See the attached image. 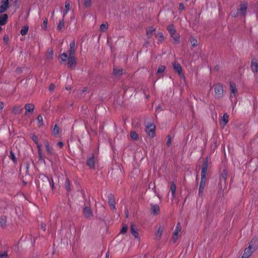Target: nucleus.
I'll list each match as a JSON object with an SVG mask.
<instances>
[{
	"mask_svg": "<svg viewBox=\"0 0 258 258\" xmlns=\"http://www.w3.org/2000/svg\"><path fill=\"white\" fill-rule=\"evenodd\" d=\"M257 239L256 238H252L250 241L248 247L244 249L242 258H248L256 250L257 248Z\"/></svg>",
	"mask_w": 258,
	"mask_h": 258,
	"instance_id": "1",
	"label": "nucleus"
},
{
	"mask_svg": "<svg viewBox=\"0 0 258 258\" xmlns=\"http://www.w3.org/2000/svg\"><path fill=\"white\" fill-rule=\"evenodd\" d=\"M247 4L246 3H242L240 4L239 9L237 11H232L231 15L232 17L235 18L239 15L245 16L247 12Z\"/></svg>",
	"mask_w": 258,
	"mask_h": 258,
	"instance_id": "2",
	"label": "nucleus"
},
{
	"mask_svg": "<svg viewBox=\"0 0 258 258\" xmlns=\"http://www.w3.org/2000/svg\"><path fill=\"white\" fill-rule=\"evenodd\" d=\"M111 169L108 171V174L114 178L122 175L121 167L118 164L113 165L110 168Z\"/></svg>",
	"mask_w": 258,
	"mask_h": 258,
	"instance_id": "3",
	"label": "nucleus"
},
{
	"mask_svg": "<svg viewBox=\"0 0 258 258\" xmlns=\"http://www.w3.org/2000/svg\"><path fill=\"white\" fill-rule=\"evenodd\" d=\"M167 29L171 37L174 40L175 42L177 43H179L180 35L176 32L174 25L170 24L167 27Z\"/></svg>",
	"mask_w": 258,
	"mask_h": 258,
	"instance_id": "4",
	"label": "nucleus"
},
{
	"mask_svg": "<svg viewBox=\"0 0 258 258\" xmlns=\"http://www.w3.org/2000/svg\"><path fill=\"white\" fill-rule=\"evenodd\" d=\"M139 229L134 225H132L131 226L130 233L135 239L134 244H135V243L139 244L140 243L141 238L139 233Z\"/></svg>",
	"mask_w": 258,
	"mask_h": 258,
	"instance_id": "5",
	"label": "nucleus"
},
{
	"mask_svg": "<svg viewBox=\"0 0 258 258\" xmlns=\"http://www.w3.org/2000/svg\"><path fill=\"white\" fill-rule=\"evenodd\" d=\"M251 68L256 82L258 83V60L253 59L251 62Z\"/></svg>",
	"mask_w": 258,
	"mask_h": 258,
	"instance_id": "6",
	"label": "nucleus"
},
{
	"mask_svg": "<svg viewBox=\"0 0 258 258\" xmlns=\"http://www.w3.org/2000/svg\"><path fill=\"white\" fill-rule=\"evenodd\" d=\"M214 92L217 98H221L224 92L223 86L220 84H217L214 88Z\"/></svg>",
	"mask_w": 258,
	"mask_h": 258,
	"instance_id": "7",
	"label": "nucleus"
},
{
	"mask_svg": "<svg viewBox=\"0 0 258 258\" xmlns=\"http://www.w3.org/2000/svg\"><path fill=\"white\" fill-rule=\"evenodd\" d=\"M230 98L231 99V101L232 102L233 98L235 97L237 95V89L236 85L233 82H230Z\"/></svg>",
	"mask_w": 258,
	"mask_h": 258,
	"instance_id": "8",
	"label": "nucleus"
},
{
	"mask_svg": "<svg viewBox=\"0 0 258 258\" xmlns=\"http://www.w3.org/2000/svg\"><path fill=\"white\" fill-rule=\"evenodd\" d=\"M146 133L151 138H153L155 136V125L153 124H149L146 126Z\"/></svg>",
	"mask_w": 258,
	"mask_h": 258,
	"instance_id": "9",
	"label": "nucleus"
},
{
	"mask_svg": "<svg viewBox=\"0 0 258 258\" xmlns=\"http://www.w3.org/2000/svg\"><path fill=\"white\" fill-rule=\"evenodd\" d=\"M125 73V71L122 68L114 66L113 68V74L116 77H120Z\"/></svg>",
	"mask_w": 258,
	"mask_h": 258,
	"instance_id": "10",
	"label": "nucleus"
},
{
	"mask_svg": "<svg viewBox=\"0 0 258 258\" xmlns=\"http://www.w3.org/2000/svg\"><path fill=\"white\" fill-rule=\"evenodd\" d=\"M173 67L175 71H176L180 77H184L182 72V68L181 65L177 62L175 61L173 62Z\"/></svg>",
	"mask_w": 258,
	"mask_h": 258,
	"instance_id": "11",
	"label": "nucleus"
},
{
	"mask_svg": "<svg viewBox=\"0 0 258 258\" xmlns=\"http://www.w3.org/2000/svg\"><path fill=\"white\" fill-rule=\"evenodd\" d=\"M35 109V105L33 103H27L25 105V115H28V113H33Z\"/></svg>",
	"mask_w": 258,
	"mask_h": 258,
	"instance_id": "12",
	"label": "nucleus"
},
{
	"mask_svg": "<svg viewBox=\"0 0 258 258\" xmlns=\"http://www.w3.org/2000/svg\"><path fill=\"white\" fill-rule=\"evenodd\" d=\"M108 203L110 206V209L112 210H114L115 209V199L114 196L113 194H110L108 196Z\"/></svg>",
	"mask_w": 258,
	"mask_h": 258,
	"instance_id": "13",
	"label": "nucleus"
},
{
	"mask_svg": "<svg viewBox=\"0 0 258 258\" xmlns=\"http://www.w3.org/2000/svg\"><path fill=\"white\" fill-rule=\"evenodd\" d=\"M9 7V0H2L0 6V13L5 12Z\"/></svg>",
	"mask_w": 258,
	"mask_h": 258,
	"instance_id": "14",
	"label": "nucleus"
},
{
	"mask_svg": "<svg viewBox=\"0 0 258 258\" xmlns=\"http://www.w3.org/2000/svg\"><path fill=\"white\" fill-rule=\"evenodd\" d=\"M208 170V161H206L202 165L201 172V178L206 179Z\"/></svg>",
	"mask_w": 258,
	"mask_h": 258,
	"instance_id": "15",
	"label": "nucleus"
},
{
	"mask_svg": "<svg viewBox=\"0 0 258 258\" xmlns=\"http://www.w3.org/2000/svg\"><path fill=\"white\" fill-rule=\"evenodd\" d=\"M151 213L157 215L159 214L160 211L159 206L156 204H151Z\"/></svg>",
	"mask_w": 258,
	"mask_h": 258,
	"instance_id": "16",
	"label": "nucleus"
},
{
	"mask_svg": "<svg viewBox=\"0 0 258 258\" xmlns=\"http://www.w3.org/2000/svg\"><path fill=\"white\" fill-rule=\"evenodd\" d=\"M86 164L90 168H93L95 165V158L93 154L92 156L88 158L86 161Z\"/></svg>",
	"mask_w": 258,
	"mask_h": 258,
	"instance_id": "17",
	"label": "nucleus"
},
{
	"mask_svg": "<svg viewBox=\"0 0 258 258\" xmlns=\"http://www.w3.org/2000/svg\"><path fill=\"white\" fill-rule=\"evenodd\" d=\"M83 212L85 218H90L93 216L92 210L89 207H85L83 209Z\"/></svg>",
	"mask_w": 258,
	"mask_h": 258,
	"instance_id": "18",
	"label": "nucleus"
},
{
	"mask_svg": "<svg viewBox=\"0 0 258 258\" xmlns=\"http://www.w3.org/2000/svg\"><path fill=\"white\" fill-rule=\"evenodd\" d=\"M206 179L201 178L199 189V196L200 197L203 195V190L206 184Z\"/></svg>",
	"mask_w": 258,
	"mask_h": 258,
	"instance_id": "19",
	"label": "nucleus"
},
{
	"mask_svg": "<svg viewBox=\"0 0 258 258\" xmlns=\"http://www.w3.org/2000/svg\"><path fill=\"white\" fill-rule=\"evenodd\" d=\"M70 49L68 51L69 55H74L76 52L75 41L73 40L70 44Z\"/></svg>",
	"mask_w": 258,
	"mask_h": 258,
	"instance_id": "20",
	"label": "nucleus"
},
{
	"mask_svg": "<svg viewBox=\"0 0 258 258\" xmlns=\"http://www.w3.org/2000/svg\"><path fill=\"white\" fill-rule=\"evenodd\" d=\"M68 67L72 68V67L74 65H75L76 63V58L74 56V55H69L68 57Z\"/></svg>",
	"mask_w": 258,
	"mask_h": 258,
	"instance_id": "21",
	"label": "nucleus"
},
{
	"mask_svg": "<svg viewBox=\"0 0 258 258\" xmlns=\"http://www.w3.org/2000/svg\"><path fill=\"white\" fill-rule=\"evenodd\" d=\"M155 29L153 27H150L146 30V35L148 39H150L152 37L153 33L155 32Z\"/></svg>",
	"mask_w": 258,
	"mask_h": 258,
	"instance_id": "22",
	"label": "nucleus"
},
{
	"mask_svg": "<svg viewBox=\"0 0 258 258\" xmlns=\"http://www.w3.org/2000/svg\"><path fill=\"white\" fill-rule=\"evenodd\" d=\"M8 16L7 14H5L0 16V25H4L8 21Z\"/></svg>",
	"mask_w": 258,
	"mask_h": 258,
	"instance_id": "23",
	"label": "nucleus"
},
{
	"mask_svg": "<svg viewBox=\"0 0 258 258\" xmlns=\"http://www.w3.org/2000/svg\"><path fill=\"white\" fill-rule=\"evenodd\" d=\"M23 108L20 105H16L14 106L12 112L15 114H19L21 113Z\"/></svg>",
	"mask_w": 258,
	"mask_h": 258,
	"instance_id": "24",
	"label": "nucleus"
},
{
	"mask_svg": "<svg viewBox=\"0 0 258 258\" xmlns=\"http://www.w3.org/2000/svg\"><path fill=\"white\" fill-rule=\"evenodd\" d=\"M42 178H43V180H45L47 181L49 183L51 187V188L53 189L54 187V183L52 178H49L48 177H47L44 175H42Z\"/></svg>",
	"mask_w": 258,
	"mask_h": 258,
	"instance_id": "25",
	"label": "nucleus"
},
{
	"mask_svg": "<svg viewBox=\"0 0 258 258\" xmlns=\"http://www.w3.org/2000/svg\"><path fill=\"white\" fill-rule=\"evenodd\" d=\"M229 116L227 113H224L220 123L223 124L224 126L228 122Z\"/></svg>",
	"mask_w": 258,
	"mask_h": 258,
	"instance_id": "26",
	"label": "nucleus"
},
{
	"mask_svg": "<svg viewBox=\"0 0 258 258\" xmlns=\"http://www.w3.org/2000/svg\"><path fill=\"white\" fill-rule=\"evenodd\" d=\"M44 145L46 148V150L49 155L53 154V149L49 147V143L47 141L45 142Z\"/></svg>",
	"mask_w": 258,
	"mask_h": 258,
	"instance_id": "27",
	"label": "nucleus"
},
{
	"mask_svg": "<svg viewBox=\"0 0 258 258\" xmlns=\"http://www.w3.org/2000/svg\"><path fill=\"white\" fill-rule=\"evenodd\" d=\"M7 223V217L6 216H2L0 217V224L3 228H5L6 226Z\"/></svg>",
	"mask_w": 258,
	"mask_h": 258,
	"instance_id": "28",
	"label": "nucleus"
},
{
	"mask_svg": "<svg viewBox=\"0 0 258 258\" xmlns=\"http://www.w3.org/2000/svg\"><path fill=\"white\" fill-rule=\"evenodd\" d=\"M64 186L65 188L67 190V191H71V183L68 178H66Z\"/></svg>",
	"mask_w": 258,
	"mask_h": 258,
	"instance_id": "29",
	"label": "nucleus"
},
{
	"mask_svg": "<svg viewBox=\"0 0 258 258\" xmlns=\"http://www.w3.org/2000/svg\"><path fill=\"white\" fill-rule=\"evenodd\" d=\"M46 55L47 59H51L53 58V53L52 48L48 49Z\"/></svg>",
	"mask_w": 258,
	"mask_h": 258,
	"instance_id": "30",
	"label": "nucleus"
},
{
	"mask_svg": "<svg viewBox=\"0 0 258 258\" xmlns=\"http://www.w3.org/2000/svg\"><path fill=\"white\" fill-rule=\"evenodd\" d=\"M176 189V185L173 182H172L171 183L170 190L171 191L173 198L175 197Z\"/></svg>",
	"mask_w": 258,
	"mask_h": 258,
	"instance_id": "31",
	"label": "nucleus"
},
{
	"mask_svg": "<svg viewBox=\"0 0 258 258\" xmlns=\"http://www.w3.org/2000/svg\"><path fill=\"white\" fill-rule=\"evenodd\" d=\"M29 27L27 26H24L21 30V34L22 36H24L26 35V34L28 33Z\"/></svg>",
	"mask_w": 258,
	"mask_h": 258,
	"instance_id": "32",
	"label": "nucleus"
},
{
	"mask_svg": "<svg viewBox=\"0 0 258 258\" xmlns=\"http://www.w3.org/2000/svg\"><path fill=\"white\" fill-rule=\"evenodd\" d=\"M37 121L38 122V126L41 127V126H43L44 124V123H43V117H42V115H39L37 117Z\"/></svg>",
	"mask_w": 258,
	"mask_h": 258,
	"instance_id": "33",
	"label": "nucleus"
},
{
	"mask_svg": "<svg viewBox=\"0 0 258 258\" xmlns=\"http://www.w3.org/2000/svg\"><path fill=\"white\" fill-rule=\"evenodd\" d=\"M130 137L134 140H137L139 139V136L135 132H131Z\"/></svg>",
	"mask_w": 258,
	"mask_h": 258,
	"instance_id": "34",
	"label": "nucleus"
},
{
	"mask_svg": "<svg viewBox=\"0 0 258 258\" xmlns=\"http://www.w3.org/2000/svg\"><path fill=\"white\" fill-rule=\"evenodd\" d=\"M108 27V24L107 23L102 24L100 26V29L101 31L104 32L107 29Z\"/></svg>",
	"mask_w": 258,
	"mask_h": 258,
	"instance_id": "35",
	"label": "nucleus"
},
{
	"mask_svg": "<svg viewBox=\"0 0 258 258\" xmlns=\"http://www.w3.org/2000/svg\"><path fill=\"white\" fill-rule=\"evenodd\" d=\"M10 158L14 162L16 163L17 158L15 156L14 153L11 150L10 152Z\"/></svg>",
	"mask_w": 258,
	"mask_h": 258,
	"instance_id": "36",
	"label": "nucleus"
},
{
	"mask_svg": "<svg viewBox=\"0 0 258 258\" xmlns=\"http://www.w3.org/2000/svg\"><path fill=\"white\" fill-rule=\"evenodd\" d=\"M65 8L66 9V12L63 13V17L68 13V12L70 10V4L69 2H66L65 3Z\"/></svg>",
	"mask_w": 258,
	"mask_h": 258,
	"instance_id": "37",
	"label": "nucleus"
},
{
	"mask_svg": "<svg viewBox=\"0 0 258 258\" xmlns=\"http://www.w3.org/2000/svg\"><path fill=\"white\" fill-rule=\"evenodd\" d=\"M190 41L192 47H196L198 45V41L196 38L191 37L190 39Z\"/></svg>",
	"mask_w": 258,
	"mask_h": 258,
	"instance_id": "38",
	"label": "nucleus"
},
{
	"mask_svg": "<svg viewBox=\"0 0 258 258\" xmlns=\"http://www.w3.org/2000/svg\"><path fill=\"white\" fill-rule=\"evenodd\" d=\"M60 59H61L62 61H66L67 59H68V55L67 53H63L61 54L60 56Z\"/></svg>",
	"mask_w": 258,
	"mask_h": 258,
	"instance_id": "39",
	"label": "nucleus"
},
{
	"mask_svg": "<svg viewBox=\"0 0 258 258\" xmlns=\"http://www.w3.org/2000/svg\"><path fill=\"white\" fill-rule=\"evenodd\" d=\"M0 258H8V251H0Z\"/></svg>",
	"mask_w": 258,
	"mask_h": 258,
	"instance_id": "40",
	"label": "nucleus"
},
{
	"mask_svg": "<svg viewBox=\"0 0 258 258\" xmlns=\"http://www.w3.org/2000/svg\"><path fill=\"white\" fill-rule=\"evenodd\" d=\"M165 69V67L164 66L161 65L159 66L158 70H157V74H161L164 72Z\"/></svg>",
	"mask_w": 258,
	"mask_h": 258,
	"instance_id": "41",
	"label": "nucleus"
},
{
	"mask_svg": "<svg viewBox=\"0 0 258 258\" xmlns=\"http://www.w3.org/2000/svg\"><path fill=\"white\" fill-rule=\"evenodd\" d=\"M64 27V19L63 18L60 20L57 26V29L58 30H61Z\"/></svg>",
	"mask_w": 258,
	"mask_h": 258,
	"instance_id": "42",
	"label": "nucleus"
},
{
	"mask_svg": "<svg viewBox=\"0 0 258 258\" xmlns=\"http://www.w3.org/2000/svg\"><path fill=\"white\" fill-rule=\"evenodd\" d=\"M127 229H128L127 225H125V224L123 225L122 229L120 230V233L122 234H125L127 232Z\"/></svg>",
	"mask_w": 258,
	"mask_h": 258,
	"instance_id": "43",
	"label": "nucleus"
},
{
	"mask_svg": "<svg viewBox=\"0 0 258 258\" xmlns=\"http://www.w3.org/2000/svg\"><path fill=\"white\" fill-rule=\"evenodd\" d=\"M180 231H181V226H180V223H178L176 225V228H175V231H174V233H176V234H178L180 232Z\"/></svg>",
	"mask_w": 258,
	"mask_h": 258,
	"instance_id": "44",
	"label": "nucleus"
},
{
	"mask_svg": "<svg viewBox=\"0 0 258 258\" xmlns=\"http://www.w3.org/2000/svg\"><path fill=\"white\" fill-rule=\"evenodd\" d=\"M59 133V128L58 126L55 124L54 126L53 130V134L54 136H56Z\"/></svg>",
	"mask_w": 258,
	"mask_h": 258,
	"instance_id": "45",
	"label": "nucleus"
},
{
	"mask_svg": "<svg viewBox=\"0 0 258 258\" xmlns=\"http://www.w3.org/2000/svg\"><path fill=\"white\" fill-rule=\"evenodd\" d=\"M162 233V229L161 227H159L158 229V230L156 233V236L157 237H158L159 238H160Z\"/></svg>",
	"mask_w": 258,
	"mask_h": 258,
	"instance_id": "46",
	"label": "nucleus"
},
{
	"mask_svg": "<svg viewBox=\"0 0 258 258\" xmlns=\"http://www.w3.org/2000/svg\"><path fill=\"white\" fill-rule=\"evenodd\" d=\"M84 5L85 7L89 8L91 6V0H84Z\"/></svg>",
	"mask_w": 258,
	"mask_h": 258,
	"instance_id": "47",
	"label": "nucleus"
},
{
	"mask_svg": "<svg viewBox=\"0 0 258 258\" xmlns=\"http://www.w3.org/2000/svg\"><path fill=\"white\" fill-rule=\"evenodd\" d=\"M178 234H176V233H173L172 238V241L173 243H175L178 239Z\"/></svg>",
	"mask_w": 258,
	"mask_h": 258,
	"instance_id": "48",
	"label": "nucleus"
},
{
	"mask_svg": "<svg viewBox=\"0 0 258 258\" xmlns=\"http://www.w3.org/2000/svg\"><path fill=\"white\" fill-rule=\"evenodd\" d=\"M158 35L159 36V41L160 42H162L163 41V40H164V36H163V33L162 32H159L158 34Z\"/></svg>",
	"mask_w": 258,
	"mask_h": 258,
	"instance_id": "49",
	"label": "nucleus"
},
{
	"mask_svg": "<svg viewBox=\"0 0 258 258\" xmlns=\"http://www.w3.org/2000/svg\"><path fill=\"white\" fill-rule=\"evenodd\" d=\"M32 140L36 144H38V137L35 135H33L32 137Z\"/></svg>",
	"mask_w": 258,
	"mask_h": 258,
	"instance_id": "50",
	"label": "nucleus"
},
{
	"mask_svg": "<svg viewBox=\"0 0 258 258\" xmlns=\"http://www.w3.org/2000/svg\"><path fill=\"white\" fill-rule=\"evenodd\" d=\"M47 24V19L46 18H45L43 20V26H42L44 29H46Z\"/></svg>",
	"mask_w": 258,
	"mask_h": 258,
	"instance_id": "51",
	"label": "nucleus"
},
{
	"mask_svg": "<svg viewBox=\"0 0 258 258\" xmlns=\"http://www.w3.org/2000/svg\"><path fill=\"white\" fill-rule=\"evenodd\" d=\"M226 175H227L226 172L222 174V178L221 179V183L222 182V179H223L224 184H225V181H226Z\"/></svg>",
	"mask_w": 258,
	"mask_h": 258,
	"instance_id": "52",
	"label": "nucleus"
},
{
	"mask_svg": "<svg viewBox=\"0 0 258 258\" xmlns=\"http://www.w3.org/2000/svg\"><path fill=\"white\" fill-rule=\"evenodd\" d=\"M3 40L6 44H8L9 40V36L7 35H5L3 37Z\"/></svg>",
	"mask_w": 258,
	"mask_h": 258,
	"instance_id": "53",
	"label": "nucleus"
},
{
	"mask_svg": "<svg viewBox=\"0 0 258 258\" xmlns=\"http://www.w3.org/2000/svg\"><path fill=\"white\" fill-rule=\"evenodd\" d=\"M55 85L53 84H51L49 87V90L51 91L55 89Z\"/></svg>",
	"mask_w": 258,
	"mask_h": 258,
	"instance_id": "54",
	"label": "nucleus"
},
{
	"mask_svg": "<svg viewBox=\"0 0 258 258\" xmlns=\"http://www.w3.org/2000/svg\"><path fill=\"white\" fill-rule=\"evenodd\" d=\"M179 9L180 11H183L184 10V5L182 3H180L179 4Z\"/></svg>",
	"mask_w": 258,
	"mask_h": 258,
	"instance_id": "55",
	"label": "nucleus"
},
{
	"mask_svg": "<svg viewBox=\"0 0 258 258\" xmlns=\"http://www.w3.org/2000/svg\"><path fill=\"white\" fill-rule=\"evenodd\" d=\"M171 143V138L168 136L167 141V145L168 146H169Z\"/></svg>",
	"mask_w": 258,
	"mask_h": 258,
	"instance_id": "56",
	"label": "nucleus"
},
{
	"mask_svg": "<svg viewBox=\"0 0 258 258\" xmlns=\"http://www.w3.org/2000/svg\"><path fill=\"white\" fill-rule=\"evenodd\" d=\"M37 147L38 149V152H42L41 149V145L38 144H37Z\"/></svg>",
	"mask_w": 258,
	"mask_h": 258,
	"instance_id": "57",
	"label": "nucleus"
},
{
	"mask_svg": "<svg viewBox=\"0 0 258 258\" xmlns=\"http://www.w3.org/2000/svg\"><path fill=\"white\" fill-rule=\"evenodd\" d=\"M41 227L43 229L44 231L46 229V224L44 223H42L41 224Z\"/></svg>",
	"mask_w": 258,
	"mask_h": 258,
	"instance_id": "58",
	"label": "nucleus"
},
{
	"mask_svg": "<svg viewBox=\"0 0 258 258\" xmlns=\"http://www.w3.org/2000/svg\"><path fill=\"white\" fill-rule=\"evenodd\" d=\"M57 146L60 148H62L63 146V143L62 142H58L57 143Z\"/></svg>",
	"mask_w": 258,
	"mask_h": 258,
	"instance_id": "59",
	"label": "nucleus"
},
{
	"mask_svg": "<svg viewBox=\"0 0 258 258\" xmlns=\"http://www.w3.org/2000/svg\"><path fill=\"white\" fill-rule=\"evenodd\" d=\"M38 153V155H39L40 159L43 160V159H42V153L39 152Z\"/></svg>",
	"mask_w": 258,
	"mask_h": 258,
	"instance_id": "60",
	"label": "nucleus"
},
{
	"mask_svg": "<svg viewBox=\"0 0 258 258\" xmlns=\"http://www.w3.org/2000/svg\"><path fill=\"white\" fill-rule=\"evenodd\" d=\"M4 107L3 103V102H0V111H1Z\"/></svg>",
	"mask_w": 258,
	"mask_h": 258,
	"instance_id": "61",
	"label": "nucleus"
},
{
	"mask_svg": "<svg viewBox=\"0 0 258 258\" xmlns=\"http://www.w3.org/2000/svg\"><path fill=\"white\" fill-rule=\"evenodd\" d=\"M109 252L108 251L106 253V255H105V258H109Z\"/></svg>",
	"mask_w": 258,
	"mask_h": 258,
	"instance_id": "62",
	"label": "nucleus"
},
{
	"mask_svg": "<svg viewBox=\"0 0 258 258\" xmlns=\"http://www.w3.org/2000/svg\"><path fill=\"white\" fill-rule=\"evenodd\" d=\"M161 110V107L160 106H159L157 108H156V111H157L158 110Z\"/></svg>",
	"mask_w": 258,
	"mask_h": 258,
	"instance_id": "63",
	"label": "nucleus"
},
{
	"mask_svg": "<svg viewBox=\"0 0 258 258\" xmlns=\"http://www.w3.org/2000/svg\"><path fill=\"white\" fill-rule=\"evenodd\" d=\"M125 213L126 216L127 217L128 216V211L127 210L125 211Z\"/></svg>",
	"mask_w": 258,
	"mask_h": 258,
	"instance_id": "64",
	"label": "nucleus"
}]
</instances>
